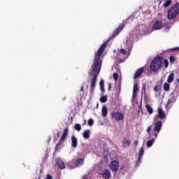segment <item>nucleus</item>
<instances>
[{"mask_svg": "<svg viewBox=\"0 0 179 179\" xmlns=\"http://www.w3.org/2000/svg\"><path fill=\"white\" fill-rule=\"evenodd\" d=\"M106 47H107V43H104L99 48L96 54H95L94 62L89 73L90 76L92 77L90 90L91 96L94 94V89L96 87V83H97V76H99V73H100V71L101 69V59H103L102 55L104 52V50H106Z\"/></svg>", "mask_w": 179, "mask_h": 179, "instance_id": "f257e3e1", "label": "nucleus"}, {"mask_svg": "<svg viewBox=\"0 0 179 179\" xmlns=\"http://www.w3.org/2000/svg\"><path fill=\"white\" fill-rule=\"evenodd\" d=\"M163 66V57H157L154 58L150 63V68L152 72H157Z\"/></svg>", "mask_w": 179, "mask_h": 179, "instance_id": "f03ea898", "label": "nucleus"}, {"mask_svg": "<svg viewBox=\"0 0 179 179\" xmlns=\"http://www.w3.org/2000/svg\"><path fill=\"white\" fill-rule=\"evenodd\" d=\"M179 15V3H176L173 6L171 7L167 11V18L169 20L176 19Z\"/></svg>", "mask_w": 179, "mask_h": 179, "instance_id": "7ed1b4c3", "label": "nucleus"}, {"mask_svg": "<svg viewBox=\"0 0 179 179\" xmlns=\"http://www.w3.org/2000/svg\"><path fill=\"white\" fill-rule=\"evenodd\" d=\"M165 26H167V20H162L161 21H157L152 24V31L160 30L162 27H165Z\"/></svg>", "mask_w": 179, "mask_h": 179, "instance_id": "20e7f679", "label": "nucleus"}, {"mask_svg": "<svg viewBox=\"0 0 179 179\" xmlns=\"http://www.w3.org/2000/svg\"><path fill=\"white\" fill-rule=\"evenodd\" d=\"M69 134V129H68V127H66L63 131V134L60 138L59 142V143L57 144L55 149L57 150L58 148H59V146H61V145H62V143H64V141H65V139H66V137L68 136Z\"/></svg>", "mask_w": 179, "mask_h": 179, "instance_id": "39448f33", "label": "nucleus"}, {"mask_svg": "<svg viewBox=\"0 0 179 179\" xmlns=\"http://www.w3.org/2000/svg\"><path fill=\"white\" fill-rule=\"evenodd\" d=\"M112 117L116 121H122L124 120V114L121 112H113L112 113Z\"/></svg>", "mask_w": 179, "mask_h": 179, "instance_id": "423d86ee", "label": "nucleus"}, {"mask_svg": "<svg viewBox=\"0 0 179 179\" xmlns=\"http://www.w3.org/2000/svg\"><path fill=\"white\" fill-rule=\"evenodd\" d=\"M109 167L111 171L115 173V171H117L118 169H120V163L117 161H112Z\"/></svg>", "mask_w": 179, "mask_h": 179, "instance_id": "0eeeda50", "label": "nucleus"}, {"mask_svg": "<svg viewBox=\"0 0 179 179\" xmlns=\"http://www.w3.org/2000/svg\"><path fill=\"white\" fill-rule=\"evenodd\" d=\"M103 178L110 179L111 178V172L108 169H105L104 172L101 173Z\"/></svg>", "mask_w": 179, "mask_h": 179, "instance_id": "6e6552de", "label": "nucleus"}, {"mask_svg": "<svg viewBox=\"0 0 179 179\" xmlns=\"http://www.w3.org/2000/svg\"><path fill=\"white\" fill-rule=\"evenodd\" d=\"M125 27V24H122L115 31L114 34H113L112 37H117V34H120L121 31H122V29Z\"/></svg>", "mask_w": 179, "mask_h": 179, "instance_id": "1a4fd4ad", "label": "nucleus"}, {"mask_svg": "<svg viewBox=\"0 0 179 179\" xmlns=\"http://www.w3.org/2000/svg\"><path fill=\"white\" fill-rule=\"evenodd\" d=\"M56 164L58 166L59 169H61V170H64V169H65L64 162H62V160H61L59 158L56 159Z\"/></svg>", "mask_w": 179, "mask_h": 179, "instance_id": "9d476101", "label": "nucleus"}, {"mask_svg": "<svg viewBox=\"0 0 179 179\" xmlns=\"http://www.w3.org/2000/svg\"><path fill=\"white\" fill-rule=\"evenodd\" d=\"M162 125L163 124H162V121H158L155 124L154 131H155L156 132H157L159 134L160 132V130L162 129Z\"/></svg>", "mask_w": 179, "mask_h": 179, "instance_id": "9b49d317", "label": "nucleus"}, {"mask_svg": "<svg viewBox=\"0 0 179 179\" xmlns=\"http://www.w3.org/2000/svg\"><path fill=\"white\" fill-rule=\"evenodd\" d=\"M71 146L72 148H74V149H76V148H78V138H76V136H75V135H73L71 136Z\"/></svg>", "mask_w": 179, "mask_h": 179, "instance_id": "f8f14e48", "label": "nucleus"}, {"mask_svg": "<svg viewBox=\"0 0 179 179\" xmlns=\"http://www.w3.org/2000/svg\"><path fill=\"white\" fill-rule=\"evenodd\" d=\"M143 71H145V69H143V67H141L140 69H138L135 74H134V79H137V78H139V76H142V73H143Z\"/></svg>", "mask_w": 179, "mask_h": 179, "instance_id": "ddd939ff", "label": "nucleus"}, {"mask_svg": "<svg viewBox=\"0 0 179 179\" xmlns=\"http://www.w3.org/2000/svg\"><path fill=\"white\" fill-rule=\"evenodd\" d=\"M158 116L160 120H163V118H166V113L163 111V109L160 107L158 108Z\"/></svg>", "mask_w": 179, "mask_h": 179, "instance_id": "4468645a", "label": "nucleus"}, {"mask_svg": "<svg viewBox=\"0 0 179 179\" xmlns=\"http://www.w3.org/2000/svg\"><path fill=\"white\" fill-rule=\"evenodd\" d=\"M83 163H85V159H78L76 161L75 166L76 167H80L83 166Z\"/></svg>", "mask_w": 179, "mask_h": 179, "instance_id": "2eb2a0df", "label": "nucleus"}, {"mask_svg": "<svg viewBox=\"0 0 179 179\" xmlns=\"http://www.w3.org/2000/svg\"><path fill=\"white\" fill-rule=\"evenodd\" d=\"M107 114H108V108H107V106H103L101 108L102 117H107Z\"/></svg>", "mask_w": 179, "mask_h": 179, "instance_id": "dca6fc26", "label": "nucleus"}, {"mask_svg": "<svg viewBox=\"0 0 179 179\" xmlns=\"http://www.w3.org/2000/svg\"><path fill=\"white\" fill-rule=\"evenodd\" d=\"M139 90V86L138 85L137 83H134V87H133V95L132 97H135L136 96V92Z\"/></svg>", "mask_w": 179, "mask_h": 179, "instance_id": "f3484780", "label": "nucleus"}, {"mask_svg": "<svg viewBox=\"0 0 179 179\" xmlns=\"http://www.w3.org/2000/svg\"><path fill=\"white\" fill-rule=\"evenodd\" d=\"M84 139H89L90 138V130L87 129L83 133Z\"/></svg>", "mask_w": 179, "mask_h": 179, "instance_id": "a211bd4d", "label": "nucleus"}, {"mask_svg": "<svg viewBox=\"0 0 179 179\" xmlns=\"http://www.w3.org/2000/svg\"><path fill=\"white\" fill-rule=\"evenodd\" d=\"M144 153H145V150H143V148H141L138 152V162H141V160H142V157H143Z\"/></svg>", "mask_w": 179, "mask_h": 179, "instance_id": "6ab92c4d", "label": "nucleus"}, {"mask_svg": "<svg viewBox=\"0 0 179 179\" xmlns=\"http://www.w3.org/2000/svg\"><path fill=\"white\" fill-rule=\"evenodd\" d=\"M131 145V141L127 139H124L122 141L123 148H128Z\"/></svg>", "mask_w": 179, "mask_h": 179, "instance_id": "aec40b11", "label": "nucleus"}, {"mask_svg": "<svg viewBox=\"0 0 179 179\" xmlns=\"http://www.w3.org/2000/svg\"><path fill=\"white\" fill-rule=\"evenodd\" d=\"M173 80H174V73H171L169 74L168 77L167 82L168 83H173Z\"/></svg>", "mask_w": 179, "mask_h": 179, "instance_id": "412c9836", "label": "nucleus"}, {"mask_svg": "<svg viewBox=\"0 0 179 179\" xmlns=\"http://www.w3.org/2000/svg\"><path fill=\"white\" fill-rule=\"evenodd\" d=\"M74 129H76V131H78V132H80L82 129V125H80V124H76L74 126Z\"/></svg>", "mask_w": 179, "mask_h": 179, "instance_id": "4be33fe9", "label": "nucleus"}, {"mask_svg": "<svg viewBox=\"0 0 179 179\" xmlns=\"http://www.w3.org/2000/svg\"><path fill=\"white\" fill-rule=\"evenodd\" d=\"M155 142V138H152L147 141V148H152L153 146V143Z\"/></svg>", "mask_w": 179, "mask_h": 179, "instance_id": "5701e85b", "label": "nucleus"}, {"mask_svg": "<svg viewBox=\"0 0 179 179\" xmlns=\"http://www.w3.org/2000/svg\"><path fill=\"white\" fill-rule=\"evenodd\" d=\"M99 85H100V90L101 92H102L103 93V92H105L104 90V80H101L99 83Z\"/></svg>", "mask_w": 179, "mask_h": 179, "instance_id": "b1692460", "label": "nucleus"}, {"mask_svg": "<svg viewBox=\"0 0 179 179\" xmlns=\"http://www.w3.org/2000/svg\"><path fill=\"white\" fill-rule=\"evenodd\" d=\"M141 94H144V96H146V84L142 85Z\"/></svg>", "mask_w": 179, "mask_h": 179, "instance_id": "393cba45", "label": "nucleus"}, {"mask_svg": "<svg viewBox=\"0 0 179 179\" xmlns=\"http://www.w3.org/2000/svg\"><path fill=\"white\" fill-rule=\"evenodd\" d=\"M164 90H165V92H169V90H170V84L165 83L164 84Z\"/></svg>", "mask_w": 179, "mask_h": 179, "instance_id": "a878e982", "label": "nucleus"}, {"mask_svg": "<svg viewBox=\"0 0 179 179\" xmlns=\"http://www.w3.org/2000/svg\"><path fill=\"white\" fill-rule=\"evenodd\" d=\"M146 108H147L148 113H149V114H152L153 113V108H152V106L147 105Z\"/></svg>", "mask_w": 179, "mask_h": 179, "instance_id": "bb28decb", "label": "nucleus"}, {"mask_svg": "<svg viewBox=\"0 0 179 179\" xmlns=\"http://www.w3.org/2000/svg\"><path fill=\"white\" fill-rule=\"evenodd\" d=\"M153 31L152 30L151 28H145L144 30L145 34H150Z\"/></svg>", "mask_w": 179, "mask_h": 179, "instance_id": "cd10ccee", "label": "nucleus"}, {"mask_svg": "<svg viewBox=\"0 0 179 179\" xmlns=\"http://www.w3.org/2000/svg\"><path fill=\"white\" fill-rule=\"evenodd\" d=\"M170 5H171V1L168 0L164 3V8H169V6H170Z\"/></svg>", "mask_w": 179, "mask_h": 179, "instance_id": "c85d7f7f", "label": "nucleus"}, {"mask_svg": "<svg viewBox=\"0 0 179 179\" xmlns=\"http://www.w3.org/2000/svg\"><path fill=\"white\" fill-rule=\"evenodd\" d=\"M163 64H164L165 68H169V60L163 59Z\"/></svg>", "mask_w": 179, "mask_h": 179, "instance_id": "c756f323", "label": "nucleus"}, {"mask_svg": "<svg viewBox=\"0 0 179 179\" xmlns=\"http://www.w3.org/2000/svg\"><path fill=\"white\" fill-rule=\"evenodd\" d=\"M118 52H120V54H123V55H127V50H124V49H120L117 50Z\"/></svg>", "mask_w": 179, "mask_h": 179, "instance_id": "7c9ffc66", "label": "nucleus"}, {"mask_svg": "<svg viewBox=\"0 0 179 179\" xmlns=\"http://www.w3.org/2000/svg\"><path fill=\"white\" fill-rule=\"evenodd\" d=\"M101 103H106L107 101V96H102L100 98Z\"/></svg>", "mask_w": 179, "mask_h": 179, "instance_id": "2f4dec72", "label": "nucleus"}, {"mask_svg": "<svg viewBox=\"0 0 179 179\" xmlns=\"http://www.w3.org/2000/svg\"><path fill=\"white\" fill-rule=\"evenodd\" d=\"M88 125L89 127H92V125H93V124H94V120H93V119H90L88 120Z\"/></svg>", "mask_w": 179, "mask_h": 179, "instance_id": "473e14b6", "label": "nucleus"}, {"mask_svg": "<svg viewBox=\"0 0 179 179\" xmlns=\"http://www.w3.org/2000/svg\"><path fill=\"white\" fill-rule=\"evenodd\" d=\"M169 61H170L171 64H173L174 62V61H176V57H174L173 56H170Z\"/></svg>", "mask_w": 179, "mask_h": 179, "instance_id": "72a5a7b5", "label": "nucleus"}, {"mask_svg": "<svg viewBox=\"0 0 179 179\" xmlns=\"http://www.w3.org/2000/svg\"><path fill=\"white\" fill-rule=\"evenodd\" d=\"M113 78L114 80H117L118 79V74L117 73H113Z\"/></svg>", "mask_w": 179, "mask_h": 179, "instance_id": "f704fd0d", "label": "nucleus"}, {"mask_svg": "<svg viewBox=\"0 0 179 179\" xmlns=\"http://www.w3.org/2000/svg\"><path fill=\"white\" fill-rule=\"evenodd\" d=\"M45 179H52V176L51 175H50V174H48L46 176V178Z\"/></svg>", "mask_w": 179, "mask_h": 179, "instance_id": "c9c22d12", "label": "nucleus"}, {"mask_svg": "<svg viewBox=\"0 0 179 179\" xmlns=\"http://www.w3.org/2000/svg\"><path fill=\"white\" fill-rule=\"evenodd\" d=\"M173 51H179V47L172 48Z\"/></svg>", "mask_w": 179, "mask_h": 179, "instance_id": "e433bc0d", "label": "nucleus"}, {"mask_svg": "<svg viewBox=\"0 0 179 179\" xmlns=\"http://www.w3.org/2000/svg\"><path fill=\"white\" fill-rule=\"evenodd\" d=\"M158 89H159V87L157 85H156L155 87H154V92H158Z\"/></svg>", "mask_w": 179, "mask_h": 179, "instance_id": "4c0bfd02", "label": "nucleus"}, {"mask_svg": "<svg viewBox=\"0 0 179 179\" xmlns=\"http://www.w3.org/2000/svg\"><path fill=\"white\" fill-rule=\"evenodd\" d=\"M170 30V26H168L165 28L164 31H169Z\"/></svg>", "mask_w": 179, "mask_h": 179, "instance_id": "58836bf2", "label": "nucleus"}, {"mask_svg": "<svg viewBox=\"0 0 179 179\" xmlns=\"http://www.w3.org/2000/svg\"><path fill=\"white\" fill-rule=\"evenodd\" d=\"M152 131V127H149L147 128V132H150Z\"/></svg>", "mask_w": 179, "mask_h": 179, "instance_id": "ea45409f", "label": "nucleus"}, {"mask_svg": "<svg viewBox=\"0 0 179 179\" xmlns=\"http://www.w3.org/2000/svg\"><path fill=\"white\" fill-rule=\"evenodd\" d=\"M83 179H87V176L84 175V176H83Z\"/></svg>", "mask_w": 179, "mask_h": 179, "instance_id": "a19ab883", "label": "nucleus"}, {"mask_svg": "<svg viewBox=\"0 0 179 179\" xmlns=\"http://www.w3.org/2000/svg\"><path fill=\"white\" fill-rule=\"evenodd\" d=\"M108 90H111V84L108 85Z\"/></svg>", "mask_w": 179, "mask_h": 179, "instance_id": "79ce46f5", "label": "nucleus"}, {"mask_svg": "<svg viewBox=\"0 0 179 179\" xmlns=\"http://www.w3.org/2000/svg\"><path fill=\"white\" fill-rule=\"evenodd\" d=\"M134 145H138V141H134Z\"/></svg>", "mask_w": 179, "mask_h": 179, "instance_id": "37998d69", "label": "nucleus"}, {"mask_svg": "<svg viewBox=\"0 0 179 179\" xmlns=\"http://www.w3.org/2000/svg\"><path fill=\"white\" fill-rule=\"evenodd\" d=\"M83 90H84V87H83V86H82L80 88V92H83Z\"/></svg>", "mask_w": 179, "mask_h": 179, "instance_id": "c03bdc74", "label": "nucleus"}, {"mask_svg": "<svg viewBox=\"0 0 179 179\" xmlns=\"http://www.w3.org/2000/svg\"><path fill=\"white\" fill-rule=\"evenodd\" d=\"M159 133H155L154 134V135H155V138H157V134H158Z\"/></svg>", "mask_w": 179, "mask_h": 179, "instance_id": "a18cd8bd", "label": "nucleus"}, {"mask_svg": "<svg viewBox=\"0 0 179 179\" xmlns=\"http://www.w3.org/2000/svg\"><path fill=\"white\" fill-rule=\"evenodd\" d=\"M170 103H171V99H169L168 101V104H170Z\"/></svg>", "mask_w": 179, "mask_h": 179, "instance_id": "49530a36", "label": "nucleus"}, {"mask_svg": "<svg viewBox=\"0 0 179 179\" xmlns=\"http://www.w3.org/2000/svg\"><path fill=\"white\" fill-rule=\"evenodd\" d=\"M113 52H115V50H114Z\"/></svg>", "mask_w": 179, "mask_h": 179, "instance_id": "de8ad7c7", "label": "nucleus"}, {"mask_svg": "<svg viewBox=\"0 0 179 179\" xmlns=\"http://www.w3.org/2000/svg\"><path fill=\"white\" fill-rule=\"evenodd\" d=\"M38 179H41V178H38Z\"/></svg>", "mask_w": 179, "mask_h": 179, "instance_id": "09e8293b", "label": "nucleus"}, {"mask_svg": "<svg viewBox=\"0 0 179 179\" xmlns=\"http://www.w3.org/2000/svg\"><path fill=\"white\" fill-rule=\"evenodd\" d=\"M164 1H166V0H164Z\"/></svg>", "mask_w": 179, "mask_h": 179, "instance_id": "8fccbe9b", "label": "nucleus"}]
</instances>
